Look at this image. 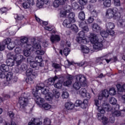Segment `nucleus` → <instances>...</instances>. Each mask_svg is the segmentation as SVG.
<instances>
[{
  "mask_svg": "<svg viewBox=\"0 0 125 125\" xmlns=\"http://www.w3.org/2000/svg\"><path fill=\"white\" fill-rule=\"evenodd\" d=\"M106 61L107 63H109V62H116L118 61V58L117 56H114L113 58H111L109 60L107 59L106 56H104L101 57L97 58L96 59V62L97 65H101V64H103V62Z\"/></svg>",
  "mask_w": 125,
  "mask_h": 125,
  "instance_id": "10",
  "label": "nucleus"
},
{
  "mask_svg": "<svg viewBox=\"0 0 125 125\" xmlns=\"http://www.w3.org/2000/svg\"><path fill=\"white\" fill-rule=\"evenodd\" d=\"M77 94H80L82 97L88 98L90 99V94L87 93L86 89L84 88V86H82L81 89L77 92Z\"/></svg>",
  "mask_w": 125,
  "mask_h": 125,
  "instance_id": "18",
  "label": "nucleus"
},
{
  "mask_svg": "<svg viewBox=\"0 0 125 125\" xmlns=\"http://www.w3.org/2000/svg\"><path fill=\"white\" fill-rule=\"evenodd\" d=\"M64 9L63 10H62L60 13V16L61 18H64V17H66L67 15V13L70 12L71 10H72V8L69 4H66L64 6Z\"/></svg>",
  "mask_w": 125,
  "mask_h": 125,
  "instance_id": "21",
  "label": "nucleus"
},
{
  "mask_svg": "<svg viewBox=\"0 0 125 125\" xmlns=\"http://www.w3.org/2000/svg\"><path fill=\"white\" fill-rule=\"evenodd\" d=\"M79 3L80 5L84 6V5H86L87 3V0H79Z\"/></svg>",
  "mask_w": 125,
  "mask_h": 125,
  "instance_id": "57",
  "label": "nucleus"
},
{
  "mask_svg": "<svg viewBox=\"0 0 125 125\" xmlns=\"http://www.w3.org/2000/svg\"><path fill=\"white\" fill-rule=\"evenodd\" d=\"M3 34H5V36H13L16 34V31L9 32L8 29H7L5 31L3 32Z\"/></svg>",
  "mask_w": 125,
  "mask_h": 125,
  "instance_id": "47",
  "label": "nucleus"
},
{
  "mask_svg": "<svg viewBox=\"0 0 125 125\" xmlns=\"http://www.w3.org/2000/svg\"><path fill=\"white\" fill-rule=\"evenodd\" d=\"M62 97L63 99H66L69 97V93L67 91H63L62 94Z\"/></svg>",
  "mask_w": 125,
  "mask_h": 125,
  "instance_id": "54",
  "label": "nucleus"
},
{
  "mask_svg": "<svg viewBox=\"0 0 125 125\" xmlns=\"http://www.w3.org/2000/svg\"><path fill=\"white\" fill-rule=\"evenodd\" d=\"M23 26L24 25H22V23H21V22H19V23L15 26V27L17 28V29L16 31H18V30H19L20 28H21V27H23Z\"/></svg>",
  "mask_w": 125,
  "mask_h": 125,
  "instance_id": "62",
  "label": "nucleus"
},
{
  "mask_svg": "<svg viewBox=\"0 0 125 125\" xmlns=\"http://www.w3.org/2000/svg\"><path fill=\"white\" fill-rule=\"evenodd\" d=\"M115 6H121V1L120 0H113Z\"/></svg>",
  "mask_w": 125,
  "mask_h": 125,
  "instance_id": "59",
  "label": "nucleus"
},
{
  "mask_svg": "<svg viewBox=\"0 0 125 125\" xmlns=\"http://www.w3.org/2000/svg\"><path fill=\"white\" fill-rule=\"evenodd\" d=\"M80 28H82L83 31L84 32V33H87V32L89 31V28H88V26L87 25V23L85 21H82L79 24Z\"/></svg>",
  "mask_w": 125,
  "mask_h": 125,
  "instance_id": "31",
  "label": "nucleus"
},
{
  "mask_svg": "<svg viewBox=\"0 0 125 125\" xmlns=\"http://www.w3.org/2000/svg\"><path fill=\"white\" fill-rule=\"evenodd\" d=\"M16 1L17 3L18 2L19 4H21L23 1H25L22 4L23 8L25 9L30 8L31 5H34L35 4L34 0H16Z\"/></svg>",
  "mask_w": 125,
  "mask_h": 125,
  "instance_id": "11",
  "label": "nucleus"
},
{
  "mask_svg": "<svg viewBox=\"0 0 125 125\" xmlns=\"http://www.w3.org/2000/svg\"><path fill=\"white\" fill-rule=\"evenodd\" d=\"M30 93H22L19 98L20 111L26 112V106L28 105V98L30 97Z\"/></svg>",
  "mask_w": 125,
  "mask_h": 125,
  "instance_id": "5",
  "label": "nucleus"
},
{
  "mask_svg": "<svg viewBox=\"0 0 125 125\" xmlns=\"http://www.w3.org/2000/svg\"><path fill=\"white\" fill-rule=\"evenodd\" d=\"M45 30L47 31H51V34H56V30H55V27L53 25H49L44 27Z\"/></svg>",
  "mask_w": 125,
  "mask_h": 125,
  "instance_id": "36",
  "label": "nucleus"
},
{
  "mask_svg": "<svg viewBox=\"0 0 125 125\" xmlns=\"http://www.w3.org/2000/svg\"><path fill=\"white\" fill-rule=\"evenodd\" d=\"M100 34L102 38L104 39V38H107L109 35L114 37V35H115V31H114V30H109L107 29L106 31H101Z\"/></svg>",
  "mask_w": 125,
  "mask_h": 125,
  "instance_id": "23",
  "label": "nucleus"
},
{
  "mask_svg": "<svg viewBox=\"0 0 125 125\" xmlns=\"http://www.w3.org/2000/svg\"><path fill=\"white\" fill-rule=\"evenodd\" d=\"M28 69V66L26 64H22L21 65L19 64L15 68L14 73L16 74H21L25 72Z\"/></svg>",
  "mask_w": 125,
  "mask_h": 125,
  "instance_id": "17",
  "label": "nucleus"
},
{
  "mask_svg": "<svg viewBox=\"0 0 125 125\" xmlns=\"http://www.w3.org/2000/svg\"><path fill=\"white\" fill-rule=\"evenodd\" d=\"M42 124V122L41 121V119L35 118H32L31 121L28 123L29 125H41Z\"/></svg>",
  "mask_w": 125,
  "mask_h": 125,
  "instance_id": "30",
  "label": "nucleus"
},
{
  "mask_svg": "<svg viewBox=\"0 0 125 125\" xmlns=\"http://www.w3.org/2000/svg\"><path fill=\"white\" fill-rule=\"evenodd\" d=\"M5 45L9 50H12L15 47V43L11 42L10 38H7L3 40V42H0V51H2L5 48Z\"/></svg>",
  "mask_w": 125,
  "mask_h": 125,
  "instance_id": "7",
  "label": "nucleus"
},
{
  "mask_svg": "<svg viewBox=\"0 0 125 125\" xmlns=\"http://www.w3.org/2000/svg\"><path fill=\"white\" fill-rule=\"evenodd\" d=\"M30 50H31L26 48V49L23 51V55L25 57H28V58L31 57H33V56H31V51Z\"/></svg>",
  "mask_w": 125,
  "mask_h": 125,
  "instance_id": "42",
  "label": "nucleus"
},
{
  "mask_svg": "<svg viewBox=\"0 0 125 125\" xmlns=\"http://www.w3.org/2000/svg\"><path fill=\"white\" fill-rule=\"evenodd\" d=\"M34 57H29L27 59V62L30 64L31 68H33L34 69L36 68V70H38L41 66H39L38 63L34 61Z\"/></svg>",
  "mask_w": 125,
  "mask_h": 125,
  "instance_id": "19",
  "label": "nucleus"
},
{
  "mask_svg": "<svg viewBox=\"0 0 125 125\" xmlns=\"http://www.w3.org/2000/svg\"><path fill=\"white\" fill-rule=\"evenodd\" d=\"M58 81V82L55 83L54 82ZM64 81V78L63 77H60L59 75H56L54 78H49L47 80L45 81L44 82V86H46V89H47L48 88V90H49V86L53 85L56 88L60 89L62 87V83Z\"/></svg>",
  "mask_w": 125,
  "mask_h": 125,
  "instance_id": "2",
  "label": "nucleus"
},
{
  "mask_svg": "<svg viewBox=\"0 0 125 125\" xmlns=\"http://www.w3.org/2000/svg\"><path fill=\"white\" fill-rule=\"evenodd\" d=\"M33 76H27L25 81L26 83L28 84H32V83H34V80L33 79Z\"/></svg>",
  "mask_w": 125,
  "mask_h": 125,
  "instance_id": "45",
  "label": "nucleus"
},
{
  "mask_svg": "<svg viewBox=\"0 0 125 125\" xmlns=\"http://www.w3.org/2000/svg\"><path fill=\"white\" fill-rule=\"evenodd\" d=\"M66 25H63L65 28H70L73 32L78 33L79 32V28L76 24H72V23H66Z\"/></svg>",
  "mask_w": 125,
  "mask_h": 125,
  "instance_id": "27",
  "label": "nucleus"
},
{
  "mask_svg": "<svg viewBox=\"0 0 125 125\" xmlns=\"http://www.w3.org/2000/svg\"><path fill=\"white\" fill-rule=\"evenodd\" d=\"M7 11V9L5 7L0 9V13H1V14H2L3 13H5Z\"/></svg>",
  "mask_w": 125,
  "mask_h": 125,
  "instance_id": "63",
  "label": "nucleus"
},
{
  "mask_svg": "<svg viewBox=\"0 0 125 125\" xmlns=\"http://www.w3.org/2000/svg\"><path fill=\"white\" fill-rule=\"evenodd\" d=\"M69 2V0H55L53 4L54 7H59V5L61 4L62 5H64V4H67Z\"/></svg>",
  "mask_w": 125,
  "mask_h": 125,
  "instance_id": "25",
  "label": "nucleus"
},
{
  "mask_svg": "<svg viewBox=\"0 0 125 125\" xmlns=\"http://www.w3.org/2000/svg\"><path fill=\"white\" fill-rule=\"evenodd\" d=\"M61 45L63 47H65V46H66V47H70V46H71V43L70 42L66 41H62L61 42Z\"/></svg>",
  "mask_w": 125,
  "mask_h": 125,
  "instance_id": "44",
  "label": "nucleus"
},
{
  "mask_svg": "<svg viewBox=\"0 0 125 125\" xmlns=\"http://www.w3.org/2000/svg\"><path fill=\"white\" fill-rule=\"evenodd\" d=\"M108 98L109 97V91L104 89L102 91V94H100L98 97L99 100H102L103 98Z\"/></svg>",
  "mask_w": 125,
  "mask_h": 125,
  "instance_id": "33",
  "label": "nucleus"
},
{
  "mask_svg": "<svg viewBox=\"0 0 125 125\" xmlns=\"http://www.w3.org/2000/svg\"><path fill=\"white\" fill-rule=\"evenodd\" d=\"M42 46L43 47H47L48 46V42L45 41H44L43 42H42Z\"/></svg>",
  "mask_w": 125,
  "mask_h": 125,
  "instance_id": "64",
  "label": "nucleus"
},
{
  "mask_svg": "<svg viewBox=\"0 0 125 125\" xmlns=\"http://www.w3.org/2000/svg\"><path fill=\"white\" fill-rule=\"evenodd\" d=\"M116 87L117 88V90L120 92L125 91V84H124L123 86L120 84H116ZM122 98L125 104V94L122 96Z\"/></svg>",
  "mask_w": 125,
  "mask_h": 125,
  "instance_id": "29",
  "label": "nucleus"
},
{
  "mask_svg": "<svg viewBox=\"0 0 125 125\" xmlns=\"http://www.w3.org/2000/svg\"><path fill=\"white\" fill-rule=\"evenodd\" d=\"M106 27L107 30L113 31V29L115 28V23L112 22H107L106 23Z\"/></svg>",
  "mask_w": 125,
  "mask_h": 125,
  "instance_id": "39",
  "label": "nucleus"
},
{
  "mask_svg": "<svg viewBox=\"0 0 125 125\" xmlns=\"http://www.w3.org/2000/svg\"><path fill=\"white\" fill-rule=\"evenodd\" d=\"M75 13L72 12H70L68 16V19L63 21L62 23L63 26H66L67 23L69 24L70 23H75L76 22V20H75Z\"/></svg>",
  "mask_w": 125,
  "mask_h": 125,
  "instance_id": "14",
  "label": "nucleus"
},
{
  "mask_svg": "<svg viewBox=\"0 0 125 125\" xmlns=\"http://www.w3.org/2000/svg\"><path fill=\"white\" fill-rule=\"evenodd\" d=\"M18 45H21V47H24V48H27V46L30 45V44L28 43V38L26 37H21L20 40L15 41V42H17Z\"/></svg>",
  "mask_w": 125,
  "mask_h": 125,
  "instance_id": "12",
  "label": "nucleus"
},
{
  "mask_svg": "<svg viewBox=\"0 0 125 125\" xmlns=\"http://www.w3.org/2000/svg\"><path fill=\"white\" fill-rule=\"evenodd\" d=\"M94 21V18L92 16H90L87 20V21L89 24L92 23Z\"/></svg>",
  "mask_w": 125,
  "mask_h": 125,
  "instance_id": "61",
  "label": "nucleus"
},
{
  "mask_svg": "<svg viewBox=\"0 0 125 125\" xmlns=\"http://www.w3.org/2000/svg\"><path fill=\"white\" fill-rule=\"evenodd\" d=\"M6 79L7 81V83H8V85H10L12 83H16L17 82V77H13V73L11 72H9L6 76Z\"/></svg>",
  "mask_w": 125,
  "mask_h": 125,
  "instance_id": "15",
  "label": "nucleus"
},
{
  "mask_svg": "<svg viewBox=\"0 0 125 125\" xmlns=\"http://www.w3.org/2000/svg\"><path fill=\"white\" fill-rule=\"evenodd\" d=\"M76 81L73 84V88L76 90H79L82 86H86V79L84 76L82 75H78L76 76Z\"/></svg>",
  "mask_w": 125,
  "mask_h": 125,
  "instance_id": "6",
  "label": "nucleus"
},
{
  "mask_svg": "<svg viewBox=\"0 0 125 125\" xmlns=\"http://www.w3.org/2000/svg\"><path fill=\"white\" fill-rule=\"evenodd\" d=\"M81 51L83 53L87 54L89 52V48L86 45H82Z\"/></svg>",
  "mask_w": 125,
  "mask_h": 125,
  "instance_id": "43",
  "label": "nucleus"
},
{
  "mask_svg": "<svg viewBox=\"0 0 125 125\" xmlns=\"http://www.w3.org/2000/svg\"><path fill=\"white\" fill-rule=\"evenodd\" d=\"M26 75L27 77H33V78H36L38 74L36 72H34V70L32 68H28L26 72Z\"/></svg>",
  "mask_w": 125,
  "mask_h": 125,
  "instance_id": "34",
  "label": "nucleus"
},
{
  "mask_svg": "<svg viewBox=\"0 0 125 125\" xmlns=\"http://www.w3.org/2000/svg\"><path fill=\"white\" fill-rule=\"evenodd\" d=\"M26 47L28 48V49L31 50V51H35L36 49L38 50L42 48V46H41L40 43H36L35 41L33 42V45L30 44L29 45Z\"/></svg>",
  "mask_w": 125,
  "mask_h": 125,
  "instance_id": "22",
  "label": "nucleus"
},
{
  "mask_svg": "<svg viewBox=\"0 0 125 125\" xmlns=\"http://www.w3.org/2000/svg\"><path fill=\"white\" fill-rule=\"evenodd\" d=\"M78 37L76 38V41L79 43L82 44H86L89 42V39H87L85 37L84 31L82 30L78 34Z\"/></svg>",
  "mask_w": 125,
  "mask_h": 125,
  "instance_id": "9",
  "label": "nucleus"
},
{
  "mask_svg": "<svg viewBox=\"0 0 125 125\" xmlns=\"http://www.w3.org/2000/svg\"><path fill=\"white\" fill-rule=\"evenodd\" d=\"M70 48L65 47L63 50V53L65 56H68V55H69L70 54Z\"/></svg>",
  "mask_w": 125,
  "mask_h": 125,
  "instance_id": "52",
  "label": "nucleus"
},
{
  "mask_svg": "<svg viewBox=\"0 0 125 125\" xmlns=\"http://www.w3.org/2000/svg\"><path fill=\"white\" fill-rule=\"evenodd\" d=\"M61 40L60 36L56 34H52L50 37V41L52 43L58 42H60Z\"/></svg>",
  "mask_w": 125,
  "mask_h": 125,
  "instance_id": "28",
  "label": "nucleus"
},
{
  "mask_svg": "<svg viewBox=\"0 0 125 125\" xmlns=\"http://www.w3.org/2000/svg\"><path fill=\"white\" fill-rule=\"evenodd\" d=\"M103 1L104 6L105 8H109L112 4V1L111 0H102Z\"/></svg>",
  "mask_w": 125,
  "mask_h": 125,
  "instance_id": "38",
  "label": "nucleus"
},
{
  "mask_svg": "<svg viewBox=\"0 0 125 125\" xmlns=\"http://www.w3.org/2000/svg\"><path fill=\"white\" fill-rule=\"evenodd\" d=\"M92 27L93 30H94V32H97V33H98V32L101 30V27H100L97 23H93L92 25Z\"/></svg>",
  "mask_w": 125,
  "mask_h": 125,
  "instance_id": "40",
  "label": "nucleus"
},
{
  "mask_svg": "<svg viewBox=\"0 0 125 125\" xmlns=\"http://www.w3.org/2000/svg\"><path fill=\"white\" fill-rule=\"evenodd\" d=\"M16 54H14V55H15V56H23V55H20L19 54H20V53H21L22 52V49H21V48L19 47H16L15 50H14Z\"/></svg>",
  "mask_w": 125,
  "mask_h": 125,
  "instance_id": "41",
  "label": "nucleus"
},
{
  "mask_svg": "<svg viewBox=\"0 0 125 125\" xmlns=\"http://www.w3.org/2000/svg\"><path fill=\"white\" fill-rule=\"evenodd\" d=\"M8 116L12 120V119H14V112L13 111H8L7 113Z\"/></svg>",
  "mask_w": 125,
  "mask_h": 125,
  "instance_id": "60",
  "label": "nucleus"
},
{
  "mask_svg": "<svg viewBox=\"0 0 125 125\" xmlns=\"http://www.w3.org/2000/svg\"><path fill=\"white\" fill-rule=\"evenodd\" d=\"M109 102L111 104V105H112V106L110 105L109 109H111V110H112V109H116V108H118V106H117V105L120 106L119 104H117L118 101H117V99L114 97H110L109 99Z\"/></svg>",
  "mask_w": 125,
  "mask_h": 125,
  "instance_id": "24",
  "label": "nucleus"
},
{
  "mask_svg": "<svg viewBox=\"0 0 125 125\" xmlns=\"http://www.w3.org/2000/svg\"><path fill=\"white\" fill-rule=\"evenodd\" d=\"M118 107L116 108H112V109L108 111H106V112H111L112 117L109 118V122L111 124L113 123H115V117H124L125 115L123 114V112H121L120 111H118V110H120V106L119 105H117Z\"/></svg>",
  "mask_w": 125,
  "mask_h": 125,
  "instance_id": "8",
  "label": "nucleus"
},
{
  "mask_svg": "<svg viewBox=\"0 0 125 125\" xmlns=\"http://www.w3.org/2000/svg\"><path fill=\"white\" fill-rule=\"evenodd\" d=\"M35 61L39 64L40 67H42L44 66V63L42 60V58L41 56H37L35 57Z\"/></svg>",
  "mask_w": 125,
  "mask_h": 125,
  "instance_id": "35",
  "label": "nucleus"
},
{
  "mask_svg": "<svg viewBox=\"0 0 125 125\" xmlns=\"http://www.w3.org/2000/svg\"><path fill=\"white\" fill-rule=\"evenodd\" d=\"M14 18L16 20L20 21V20H23V18H24V16L22 15L15 14L14 15Z\"/></svg>",
  "mask_w": 125,
  "mask_h": 125,
  "instance_id": "50",
  "label": "nucleus"
},
{
  "mask_svg": "<svg viewBox=\"0 0 125 125\" xmlns=\"http://www.w3.org/2000/svg\"><path fill=\"white\" fill-rule=\"evenodd\" d=\"M75 107V104L73 103L69 102L65 104V108L67 110H73Z\"/></svg>",
  "mask_w": 125,
  "mask_h": 125,
  "instance_id": "37",
  "label": "nucleus"
},
{
  "mask_svg": "<svg viewBox=\"0 0 125 125\" xmlns=\"http://www.w3.org/2000/svg\"><path fill=\"white\" fill-rule=\"evenodd\" d=\"M51 120L49 118H45L43 122L44 125H50Z\"/></svg>",
  "mask_w": 125,
  "mask_h": 125,
  "instance_id": "55",
  "label": "nucleus"
},
{
  "mask_svg": "<svg viewBox=\"0 0 125 125\" xmlns=\"http://www.w3.org/2000/svg\"><path fill=\"white\" fill-rule=\"evenodd\" d=\"M66 79L67 80L63 83V85H64V86L71 85L72 81L74 80V76L71 75H67V76H66Z\"/></svg>",
  "mask_w": 125,
  "mask_h": 125,
  "instance_id": "32",
  "label": "nucleus"
},
{
  "mask_svg": "<svg viewBox=\"0 0 125 125\" xmlns=\"http://www.w3.org/2000/svg\"><path fill=\"white\" fill-rule=\"evenodd\" d=\"M49 0H38L37 2V6L39 8L46 7Z\"/></svg>",
  "mask_w": 125,
  "mask_h": 125,
  "instance_id": "26",
  "label": "nucleus"
},
{
  "mask_svg": "<svg viewBox=\"0 0 125 125\" xmlns=\"http://www.w3.org/2000/svg\"><path fill=\"white\" fill-rule=\"evenodd\" d=\"M91 12V16H92L93 18H96L98 16L97 12H96V10L93 9L90 10Z\"/></svg>",
  "mask_w": 125,
  "mask_h": 125,
  "instance_id": "53",
  "label": "nucleus"
},
{
  "mask_svg": "<svg viewBox=\"0 0 125 125\" xmlns=\"http://www.w3.org/2000/svg\"><path fill=\"white\" fill-rule=\"evenodd\" d=\"M51 118L54 117L55 121L54 124L56 125H61V123H62V121L65 119V117L64 115L61 113H58L57 115L55 114H53L51 115Z\"/></svg>",
  "mask_w": 125,
  "mask_h": 125,
  "instance_id": "16",
  "label": "nucleus"
},
{
  "mask_svg": "<svg viewBox=\"0 0 125 125\" xmlns=\"http://www.w3.org/2000/svg\"><path fill=\"white\" fill-rule=\"evenodd\" d=\"M88 104V100L85 99L83 101L81 100H78L76 101L74 106L75 107H81L82 109H85Z\"/></svg>",
  "mask_w": 125,
  "mask_h": 125,
  "instance_id": "13",
  "label": "nucleus"
},
{
  "mask_svg": "<svg viewBox=\"0 0 125 125\" xmlns=\"http://www.w3.org/2000/svg\"><path fill=\"white\" fill-rule=\"evenodd\" d=\"M7 57L8 59L6 60V63L8 67H13L15 64V61L17 65H19L26 60V58H24V56H15L14 53H8Z\"/></svg>",
  "mask_w": 125,
  "mask_h": 125,
  "instance_id": "3",
  "label": "nucleus"
},
{
  "mask_svg": "<svg viewBox=\"0 0 125 125\" xmlns=\"http://www.w3.org/2000/svg\"><path fill=\"white\" fill-rule=\"evenodd\" d=\"M9 71V67L7 65L3 64L0 67V78L1 79H4L5 78V73L4 72H8Z\"/></svg>",
  "mask_w": 125,
  "mask_h": 125,
  "instance_id": "20",
  "label": "nucleus"
},
{
  "mask_svg": "<svg viewBox=\"0 0 125 125\" xmlns=\"http://www.w3.org/2000/svg\"><path fill=\"white\" fill-rule=\"evenodd\" d=\"M52 67H53V68H54L55 69H60L61 67L60 64L55 62H53L52 63Z\"/></svg>",
  "mask_w": 125,
  "mask_h": 125,
  "instance_id": "58",
  "label": "nucleus"
},
{
  "mask_svg": "<svg viewBox=\"0 0 125 125\" xmlns=\"http://www.w3.org/2000/svg\"><path fill=\"white\" fill-rule=\"evenodd\" d=\"M115 95L116 94V90H115V88L112 87L109 89L108 92V95Z\"/></svg>",
  "mask_w": 125,
  "mask_h": 125,
  "instance_id": "56",
  "label": "nucleus"
},
{
  "mask_svg": "<svg viewBox=\"0 0 125 125\" xmlns=\"http://www.w3.org/2000/svg\"><path fill=\"white\" fill-rule=\"evenodd\" d=\"M37 55H43L45 53V50L43 49H40L36 51Z\"/></svg>",
  "mask_w": 125,
  "mask_h": 125,
  "instance_id": "46",
  "label": "nucleus"
},
{
  "mask_svg": "<svg viewBox=\"0 0 125 125\" xmlns=\"http://www.w3.org/2000/svg\"><path fill=\"white\" fill-rule=\"evenodd\" d=\"M78 17L80 20H84V19H85V14H84V12H80L79 14Z\"/></svg>",
  "mask_w": 125,
  "mask_h": 125,
  "instance_id": "49",
  "label": "nucleus"
},
{
  "mask_svg": "<svg viewBox=\"0 0 125 125\" xmlns=\"http://www.w3.org/2000/svg\"><path fill=\"white\" fill-rule=\"evenodd\" d=\"M39 90H41V93L45 95V99L47 101H51L52 98H53V96L56 98L60 97V93L57 89H53V94L49 91V90H48V87L46 89V86H44L43 83L38 84L36 86V90H32V93L33 94L34 99L35 100L37 105H39V107H42V105L44 102V99L40 97L41 94L39 93Z\"/></svg>",
  "mask_w": 125,
  "mask_h": 125,
  "instance_id": "1",
  "label": "nucleus"
},
{
  "mask_svg": "<svg viewBox=\"0 0 125 125\" xmlns=\"http://www.w3.org/2000/svg\"><path fill=\"white\" fill-rule=\"evenodd\" d=\"M79 4L77 2H74L71 3V9H73L74 10H77L78 8Z\"/></svg>",
  "mask_w": 125,
  "mask_h": 125,
  "instance_id": "51",
  "label": "nucleus"
},
{
  "mask_svg": "<svg viewBox=\"0 0 125 125\" xmlns=\"http://www.w3.org/2000/svg\"><path fill=\"white\" fill-rule=\"evenodd\" d=\"M41 108H43L45 110H49L51 108V105L47 103L43 104Z\"/></svg>",
  "mask_w": 125,
  "mask_h": 125,
  "instance_id": "48",
  "label": "nucleus"
},
{
  "mask_svg": "<svg viewBox=\"0 0 125 125\" xmlns=\"http://www.w3.org/2000/svg\"><path fill=\"white\" fill-rule=\"evenodd\" d=\"M90 36L89 37V41L93 44V47L95 50H102L104 46L103 42H98V37L93 33L90 34Z\"/></svg>",
  "mask_w": 125,
  "mask_h": 125,
  "instance_id": "4",
  "label": "nucleus"
}]
</instances>
